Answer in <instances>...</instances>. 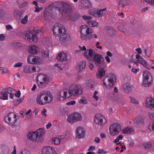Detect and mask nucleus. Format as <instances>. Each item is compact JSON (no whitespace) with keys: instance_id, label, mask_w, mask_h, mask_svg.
I'll use <instances>...</instances> for the list:
<instances>
[{"instance_id":"f257e3e1","label":"nucleus","mask_w":154,"mask_h":154,"mask_svg":"<svg viewBox=\"0 0 154 154\" xmlns=\"http://www.w3.org/2000/svg\"><path fill=\"white\" fill-rule=\"evenodd\" d=\"M52 30L54 35L60 37L59 40L62 45H67L70 42L69 35L66 33V30L65 26L60 23L55 24Z\"/></svg>"},{"instance_id":"f03ea898","label":"nucleus","mask_w":154,"mask_h":154,"mask_svg":"<svg viewBox=\"0 0 154 154\" xmlns=\"http://www.w3.org/2000/svg\"><path fill=\"white\" fill-rule=\"evenodd\" d=\"M67 91H68L60 92L58 94V99L59 100H63L70 97L72 95L75 96L82 93V91L80 86L75 84L71 85L69 88V90Z\"/></svg>"},{"instance_id":"7ed1b4c3","label":"nucleus","mask_w":154,"mask_h":154,"mask_svg":"<svg viewBox=\"0 0 154 154\" xmlns=\"http://www.w3.org/2000/svg\"><path fill=\"white\" fill-rule=\"evenodd\" d=\"M50 7L58 9L63 16L66 14L69 15L71 11V6L69 4L63 2L52 3Z\"/></svg>"},{"instance_id":"20e7f679","label":"nucleus","mask_w":154,"mask_h":154,"mask_svg":"<svg viewBox=\"0 0 154 154\" xmlns=\"http://www.w3.org/2000/svg\"><path fill=\"white\" fill-rule=\"evenodd\" d=\"M52 98V96L50 92L48 91H42L38 96L36 101L39 105H44L49 103Z\"/></svg>"},{"instance_id":"39448f33","label":"nucleus","mask_w":154,"mask_h":154,"mask_svg":"<svg viewBox=\"0 0 154 154\" xmlns=\"http://www.w3.org/2000/svg\"><path fill=\"white\" fill-rule=\"evenodd\" d=\"M44 134V130L40 128L35 131H30L28 134L27 137L30 140L38 142L40 141V138Z\"/></svg>"},{"instance_id":"423d86ee","label":"nucleus","mask_w":154,"mask_h":154,"mask_svg":"<svg viewBox=\"0 0 154 154\" xmlns=\"http://www.w3.org/2000/svg\"><path fill=\"white\" fill-rule=\"evenodd\" d=\"M116 80V78L114 74L111 73L107 74L103 79V85L107 89H111L114 86Z\"/></svg>"},{"instance_id":"0eeeda50","label":"nucleus","mask_w":154,"mask_h":154,"mask_svg":"<svg viewBox=\"0 0 154 154\" xmlns=\"http://www.w3.org/2000/svg\"><path fill=\"white\" fill-rule=\"evenodd\" d=\"M81 29L80 31V38L82 39L87 41L92 38V30L91 29L87 28V26L85 25L82 26Z\"/></svg>"},{"instance_id":"6e6552de","label":"nucleus","mask_w":154,"mask_h":154,"mask_svg":"<svg viewBox=\"0 0 154 154\" xmlns=\"http://www.w3.org/2000/svg\"><path fill=\"white\" fill-rule=\"evenodd\" d=\"M143 76L142 85L145 87L150 86L153 82V78L151 74L149 71L145 70L143 72Z\"/></svg>"},{"instance_id":"1a4fd4ad","label":"nucleus","mask_w":154,"mask_h":154,"mask_svg":"<svg viewBox=\"0 0 154 154\" xmlns=\"http://www.w3.org/2000/svg\"><path fill=\"white\" fill-rule=\"evenodd\" d=\"M19 117L13 112H11L7 115L5 117V121L11 126H14L17 125V122Z\"/></svg>"},{"instance_id":"9d476101","label":"nucleus","mask_w":154,"mask_h":154,"mask_svg":"<svg viewBox=\"0 0 154 154\" xmlns=\"http://www.w3.org/2000/svg\"><path fill=\"white\" fill-rule=\"evenodd\" d=\"M37 83L38 87L40 88L44 87L48 83V79L45 75L38 74L37 77Z\"/></svg>"},{"instance_id":"9b49d317","label":"nucleus","mask_w":154,"mask_h":154,"mask_svg":"<svg viewBox=\"0 0 154 154\" xmlns=\"http://www.w3.org/2000/svg\"><path fill=\"white\" fill-rule=\"evenodd\" d=\"M121 126L117 123H114L111 125L109 127V133L112 136H115L117 135L121 131Z\"/></svg>"},{"instance_id":"f8f14e48","label":"nucleus","mask_w":154,"mask_h":154,"mask_svg":"<svg viewBox=\"0 0 154 154\" xmlns=\"http://www.w3.org/2000/svg\"><path fill=\"white\" fill-rule=\"evenodd\" d=\"M95 122L100 126L104 125L107 122V121L105 117L100 114H96L94 117Z\"/></svg>"},{"instance_id":"ddd939ff","label":"nucleus","mask_w":154,"mask_h":154,"mask_svg":"<svg viewBox=\"0 0 154 154\" xmlns=\"http://www.w3.org/2000/svg\"><path fill=\"white\" fill-rule=\"evenodd\" d=\"M107 10L106 8H104L103 9H100L97 10L96 12L95 11H90L89 12V14L96 17H102L105 14V11Z\"/></svg>"},{"instance_id":"4468645a","label":"nucleus","mask_w":154,"mask_h":154,"mask_svg":"<svg viewBox=\"0 0 154 154\" xmlns=\"http://www.w3.org/2000/svg\"><path fill=\"white\" fill-rule=\"evenodd\" d=\"M27 62L31 64H40L42 63V60L41 59L36 56L30 55L27 59Z\"/></svg>"},{"instance_id":"2eb2a0df","label":"nucleus","mask_w":154,"mask_h":154,"mask_svg":"<svg viewBox=\"0 0 154 154\" xmlns=\"http://www.w3.org/2000/svg\"><path fill=\"white\" fill-rule=\"evenodd\" d=\"M85 131L83 128L81 127H78L76 129L75 131L76 138L80 139L84 137L85 135Z\"/></svg>"},{"instance_id":"dca6fc26","label":"nucleus","mask_w":154,"mask_h":154,"mask_svg":"<svg viewBox=\"0 0 154 154\" xmlns=\"http://www.w3.org/2000/svg\"><path fill=\"white\" fill-rule=\"evenodd\" d=\"M93 59V62L97 66L100 67L102 64L103 58L101 55L97 54L94 56Z\"/></svg>"},{"instance_id":"f3484780","label":"nucleus","mask_w":154,"mask_h":154,"mask_svg":"<svg viewBox=\"0 0 154 154\" xmlns=\"http://www.w3.org/2000/svg\"><path fill=\"white\" fill-rule=\"evenodd\" d=\"M118 92V88L116 87H114V89L113 93H110V94L112 95L111 97L115 101L119 103H122L124 100V99L122 97H119V96H117V94Z\"/></svg>"},{"instance_id":"a211bd4d","label":"nucleus","mask_w":154,"mask_h":154,"mask_svg":"<svg viewBox=\"0 0 154 154\" xmlns=\"http://www.w3.org/2000/svg\"><path fill=\"white\" fill-rule=\"evenodd\" d=\"M136 58L137 59V60L138 63L143 65L148 69L149 70L151 69H154V66H149L145 61L143 58L140 57V56L139 55L137 54L136 55Z\"/></svg>"},{"instance_id":"6ab92c4d","label":"nucleus","mask_w":154,"mask_h":154,"mask_svg":"<svg viewBox=\"0 0 154 154\" xmlns=\"http://www.w3.org/2000/svg\"><path fill=\"white\" fill-rule=\"evenodd\" d=\"M41 154H57V152L54 148L48 146L43 147Z\"/></svg>"},{"instance_id":"aec40b11","label":"nucleus","mask_w":154,"mask_h":154,"mask_svg":"<svg viewBox=\"0 0 154 154\" xmlns=\"http://www.w3.org/2000/svg\"><path fill=\"white\" fill-rule=\"evenodd\" d=\"M95 51L92 49H90L89 50L84 52V55L86 58L88 60H91L96 54Z\"/></svg>"},{"instance_id":"412c9836","label":"nucleus","mask_w":154,"mask_h":154,"mask_svg":"<svg viewBox=\"0 0 154 154\" xmlns=\"http://www.w3.org/2000/svg\"><path fill=\"white\" fill-rule=\"evenodd\" d=\"M56 58L57 60L60 62L66 61L67 60V54L63 52H61L58 54Z\"/></svg>"},{"instance_id":"4be33fe9","label":"nucleus","mask_w":154,"mask_h":154,"mask_svg":"<svg viewBox=\"0 0 154 154\" xmlns=\"http://www.w3.org/2000/svg\"><path fill=\"white\" fill-rule=\"evenodd\" d=\"M23 70L25 72L29 73L36 71V68L33 66L27 65L24 67Z\"/></svg>"},{"instance_id":"5701e85b","label":"nucleus","mask_w":154,"mask_h":154,"mask_svg":"<svg viewBox=\"0 0 154 154\" xmlns=\"http://www.w3.org/2000/svg\"><path fill=\"white\" fill-rule=\"evenodd\" d=\"M105 72L106 71L104 68H100L96 73V77L99 79H102L105 75Z\"/></svg>"},{"instance_id":"b1692460","label":"nucleus","mask_w":154,"mask_h":154,"mask_svg":"<svg viewBox=\"0 0 154 154\" xmlns=\"http://www.w3.org/2000/svg\"><path fill=\"white\" fill-rule=\"evenodd\" d=\"M39 49L37 46L35 45H32L29 46L28 51L31 54H36L39 51Z\"/></svg>"},{"instance_id":"393cba45","label":"nucleus","mask_w":154,"mask_h":154,"mask_svg":"<svg viewBox=\"0 0 154 154\" xmlns=\"http://www.w3.org/2000/svg\"><path fill=\"white\" fill-rule=\"evenodd\" d=\"M132 88V86L128 83L125 84L123 86L124 92L127 93H128L131 91Z\"/></svg>"},{"instance_id":"a878e982","label":"nucleus","mask_w":154,"mask_h":154,"mask_svg":"<svg viewBox=\"0 0 154 154\" xmlns=\"http://www.w3.org/2000/svg\"><path fill=\"white\" fill-rule=\"evenodd\" d=\"M81 2L82 6L85 8H88L91 6V2L88 0H82Z\"/></svg>"},{"instance_id":"bb28decb","label":"nucleus","mask_w":154,"mask_h":154,"mask_svg":"<svg viewBox=\"0 0 154 154\" xmlns=\"http://www.w3.org/2000/svg\"><path fill=\"white\" fill-rule=\"evenodd\" d=\"M32 33L30 31L28 30L25 32L23 33V37L25 39L29 40L31 42V36Z\"/></svg>"},{"instance_id":"cd10ccee","label":"nucleus","mask_w":154,"mask_h":154,"mask_svg":"<svg viewBox=\"0 0 154 154\" xmlns=\"http://www.w3.org/2000/svg\"><path fill=\"white\" fill-rule=\"evenodd\" d=\"M72 113L76 122L81 121L82 120V117L80 113L78 112H74Z\"/></svg>"},{"instance_id":"c85d7f7f","label":"nucleus","mask_w":154,"mask_h":154,"mask_svg":"<svg viewBox=\"0 0 154 154\" xmlns=\"http://www.w3.org/2000/svg\"><path fill=\"white\" fill-rule=\"evenodd\" d=\"M72 11V8H71V11L69 15H68L67 14H65L64 16V17H68V19L71 20L72 21H74L75 20L78 19L79 17V15L78 14H75L74 15L73 18L71 16V12Z\"/></svg>"},{"instance_id":"c756f323","label":"nucleus","mask_w":154,"mask_h":154,"mask_svg":"<svg viewBox=\"0 0 154 154\" xmlns=\"http://www.w3.org/2000/svg\"><path fill=\"white\" fill-rule=\"evenodd\" d=\"M66 121L69 123L71 124H73L76 122L72 113L68 116Z\"/></svg>"},{"instance_id":"7c9ffc66","label":"nucleus","mask_w":154,"mask_h":154,"mask_svg":"<svg viewBox=\"0 0 154 154\" xmlns=\"http://www.w3.org/2000/svg\"><path fill=\"white\" fill-rule=\"evenodd\" d=\"M85 85L87 89H89L93 88L94 87V85L92 83L91 80H86L85 82Z\"/></svg>"},{"instance_id":"2f4dec72","label":"nucleus","mask_w":154,"mask_h":154,"mask_svg":"<svg viewBox=\"0 0 154 154\" xmlns=\"http://www.w3.org/2000/svg\"><path fill=\"white\" fill-rule=\"evenodd\" d=\"M23 12L22 10L19 9H15L14 10V15L19 18H21L23 17Z\"/></svg>"},{"instance_id":"473e14b6","label":"nucleus","mask_w":154,"mask_h":154,"mask_svg":"<svg viewBox=\"0 0 154 154\" xmlns=\"http://www.w3.org/2000/svg\"><path fill=\"white\" fill-rule=\"evenodd\" d=\"M86 65V62L82 61L79 63L77 65V68L79 71H82L85 67Z\"/></svg>"},{"instance_id":"72a5a7b5","label":"nucleus","mask_w":154,"mask_h":154,"mask_svg":"<svg viewBox=\"0 0 154 154\" xmlns=\"http://www.w3.org/2000/svg\"><path fill=\"white\" fill-rule=\"evenodd\" d=\"M146 106H154V99L151 97L147 98L146 100Z\"/></svg>"},{"instance_id":"f704fd0d","label":"nucleus","mask_w":154,"mask_h":154,"mask_svg":"<svg viewBox=\"0 0 154 154\" xmlns=\"http://www.w3.org/2000/svg\"><path fill=\"white\" fill-rule=\"evenodd\" d=\"M62 137L61 136L53 137L52 138V143L55 145H59L60 144Z\"/></svg>"},{"instance_id":"c9c22d12","label":"nucleus","mask_w":154,"mask_h":154,"mask_svg":"<svg viewBox=\"0 0 154 154\" xmlns=\"http://www.w3.org/2000/svg\"><path fill=\"white\" fill-rule=\"evenodd\" d=\"M107 32L111 36L114 35L116 33V30L113 27L108 26L107 27Z\"/></svg>"},{"instance_id":"e433bc0d","label":"nucleus","mask_w":154,"mask_h":154,"mask_svg":"<svg viewBox=\"0 0 154 154\" xmlns=\"http://www.w3.org/2000/svg\"><path fill=\"white\" fill-rule=\"evenodd\" d=\"M17 4L20 8H23L27 4L26 1L22 2L21 0H17Z\"/></svg>"},{"instance_id":"4c0bfd02","label":"nucleus","mask_w":154,"mask_h":154,"mask_svg":"<svg viewBox=\"0 0 154 154\" xmlns=\"http://www.w3.org/2000/svg\"><path fill=\"white\" fill-rule=\"evenodd\" d=\"M87 24L92 27H97L98 25V23L94 20L88 21Z\"/></svg>"},{"instance_id":"58836bf2","label":"nucleus","mask_w":154,"mask_h":154,"mask_svg":"<svg viewBox=\"0 0 154 154\" xmlns=\"http://www.w3.org/2000/svg\"><path fill=\"white\" fill-rule=\"evenodd\" d=\"M49 15L50 13L48 11V8H46L44 12V15L43 16L44 19L47 21L49 20Z\"/></svg>"},{"instance_id":"ea45409f","label":"nucleus","mask_w":154,"mask_h":154,"mask_svg":"<svg viewBox=\"0 0 154 154\" xmlns=\"http://www.w3.org/2000/svg\"><path fill=\"white\" fill-rule=\"evenodd\" d=\"M134 121L135 123L137 124H142L143 123L144 119L142 117L140 116H138Z\"/></svg>"},{"instance_id":"a19ab883","label":"nucleus","mask_w":154,"mask_h":154,"mask_svg":"<svg viewBox=\"0 0 154 154\" xmlns=\"http://www.w3.org/2000/svg\"><path fill=\"white\" fill-rule=\"evenodd\" d=\"M3 90L4 91H5L7 94H10L12 93L13 92H15V91L14 89L11 87L6 88L3 89Z\"/></svg>"},{"instance_id":"79ce46f5","label":"nucleus","mask_w":154,"mask_h":154,"mask_svg":"<svg viewBox=\"0 0 154 154\" xmlns=\"http://www.w3.org/2000/svg\"><path fill=\"white\" fill-rule=\"evenodd\" d=\"M129 4L128 0H121L119 2V5L122 7H124Z\"/></svg>"},{"instance_id":"37998d69","label":"nucleus","mask_w":154,"mask_h":154,"mask_svg":"<svg viewBox=\"0 0 154 154\" xmlns=\"http://www.w3.org/2000/svg\"><path fill=\"white\" fill-rule=\"evenodd\" d=\"M12 46L14 48H18L22 46L20 42H14L11 44Z\"/></svg>"},{"instance_id":"c03bdc74","label":"nucleus","mask_w":154,"mask_h":154,"mask_svg":"<svg viewBox=\"0 0 154 154\" xmlns=\"http://www.w3.org/2000/svg\"><path fill=\"white\" fill-rule=\"evenodd\" d=\"M28 16L26 15L21 20V23L22 24L25 25L27 23L28 21Z\"/></svg>"},{"instance_id":"a18cd8bd","label":"nucleus","mask_w":154,"mask_h":154,"mask_svg":"<svg viewBox=\"0 0 154 154\" xmlns=\"http://www.w3.org/2000/svg\"><path fill=\"white\" fill-rule=\"evenodd\" d=\"M7 94V93L5 91H4L3 90H2L1 92V95L3 96L2 97L3 100H6L8 99V96Z\"/></svg>"},{"instance_id":"49530a36","label":"nucleus","mask_w":154,"mask_h":154,"mask_svg":"<svg viewBox=\"0 0 154 154\" xmlns=\"http://www.w3.org/2000/svg\"><path fill=\"white\" fill-rule=\"evenodd\" d=\"M131 102V103L135 105H137L139 104V102L134 97L130 96V97Z\"/></svg>"},{"instance_id":"de8ad7c7","label":"nucleus","mask_w":154,"mask_h":154,"mask_svg":"<svg viewBox=\"0 0 154 154\" xmlns=\"http://www.w3.org/2000/svg\"><path fill=\"white\" fill-rule=\"evenodd\" d=\"M38 41V38L34 34L32 33L31 36V42H36Z\"/></svg>"},{"instance_id":"09e8293b","label":"nucleus","mask_w":154,"mask_h":154,"mask_svg":"<svg viewBox=\"0 0 154 154\" xmlns=\"http://www.w3.org/2000/svg\"><path fill=\"white\" fill-rule=\"evenodd\" d=\"M79 102L81 104H86L88 103V101L84 97H82V98L79 100Z\"/></svg>"},{"instance_id":"8fccbe9b","label":"nucleus","mask_w":154,"mask_h":154,"mask_svg":"<svg viewBox=\"0 0 154 154\" xmlns=\"http://www.w3.org/2000/svg\"><path fill=\"white\" fill-rule=\"evenodd\" d=\"M133 129L132 128H127L124 129L123 132L124 134H126L131 133Z\"/></svg>"},{"instance_id":"3c124183","label":"nucleus","mask_w":154,"mask_h":154,"mask_svg":"<svg viewBox=\"0 0 154 154\" xmlns=\"http://www.w3.org/2000/svg\"><path fill=\"white\" fill-rule=\"evenodd\" d=\"M23 98H21L18 99L16 100L14 102V104L16 105H18L23 101Z\"/></svg>"},{"instance_id":"603ef678","label":"nucleus","mask_w":154,"mask_h":154,"mask_svg":"<svg viewBox=\"0 0 154 154\" xmlns=\"http://www.w3.org/2000/svg\"><path fill=\"white\" fill-rule=\"evenodd\" d=\"M20 154H30V152L27 149H23L21 150Z\"/></svg>"},{"instance_id":"864d4df0","label":"nucleus","mask_w":154,"mask_h":154,"mask_svg":"<svg viewBox=\"0 0 154 154\" xmlns=\"http://www.w3.org/2000/svg\"><path fill=\"white\" fill-rule=\"evenodd\" d=\"M66 106H63V107L61 109L60 111L62 113H68V110Z\"/></svg>"},{"instance_id":"5fc2aeb1","label":"nucleus","mask_w":154,"mask_h":154,"mask_svg":"<svg viewBox=\"0 0 154 154\" xmlns=\"http://www.w3.org/2000/svg\"><path fill=\"white\" fill-rule=\"evenodd\" d=\"M144 147L146 149H149L152 147V144L150 143H146L144 144Z\"/></svg>"},{"instance_id":"6e6d98bb","label":"nucleus","mask_w":154,"mask_h":154,"mask_svg":"<svg viewBox=\"0 0 154 154\" xmlns=\"http://www.w3.org/2000/svg\"><path fill=\"white\" fill-rule=\"evenodd\" d=\"M82 18L84 20L90 21L92 19V17L91 16H87L86 15H83L82 16Z\"/></svg>"},{"instance_id":"4d7b16f0","label":"nucleus","mask_w":154,"mask_h":154,"mask_svg":"<svg viewBox=\"0 0 154 154\" xmlns=\"http://www.w3.org/2000/svg\"><path fill=\"white\" fill-rule=\"evenodd\" d=\"M98 94V92L97 91H95L93 94V97L94 99H95L96 101L98 100V97L97 95Z\"/></svg>"},{"instance_id":"13d9d810","label":"nucleus","mask_w":154,"mask_h":154,"mask_svg":"<svg viewBox=\"0 0 154 154\" xmlns=\"http://www.w3.org/2000/svg\"><path fill=\"white\" fill-rule=\"evenodd\" d=\"M5 15V12L3 10L0 9V18L4 17Z\"/></svg>"},{"instance_id":"bf43d9fd","label":"nucleus","mask_w":154,"mask_h":154,"mask_svg":"<svg viewBox=\"0 0 154 154\" xmlns=\"http://www.w3.org/2000/svg\"><path fill=\"white\" fill-rule=\"evenodd\" d=\"M149 5H154V0H144Z\"/></svg>"},{"instance_id":"052dcab7","label":"nucleus","mask_w":154,"mask_h":154,"mask_svg":"<svg viewBox=\"0 0 154 154\" xmlns=\"http://www.w3.org/2000/svg\"><path fill=\"white\" fill-rule=\"evenodd\" d=\"M123 137V136L122 135H120L116 139L113 141V142L115 143H116L117 142H118L119 140V138L120 139H122Z\"/></svg>"},{"instance_id":"680f3d73","label":"nucleus","mask_w":154,"mask_h":154,"mask_svg":"<svg viewBox=\"0 0 154 154\" xmlns=\"http://www.w3.org/2000/svg\"><path fill=\"white\" fill-rule=\"evenodd\" d=\"M149 128L150 131H154V124H150L149 126Z\"/></svg>"},{"instance_id":"e2e57ef3","label":"nucleus","mask_w":154,"mask_h":154,"mask_svg":"<svg viewBox=\"0 0 154 154\" xmlns=\"http://www.w3.org/2000/svg\"><path fill=\"white\" fill-rule=\"evenodd\" d=\"M75 103V100H72L67 103L66 104L68 106L73 105H74Z\"/></svg>"},{"instance_id":"0e129e2a","label":"nucleus","mask_w":154,"mask_h":154,"mask_svg":"<svg viewBox=\"0 0 154 154\" xmlns=\"http://www.w3.org/2000/svg\"><path fill=\"white\" fill-rule=\"evenodd\" d=\"M22 66V64L21 63L18 62L17 63H16L15 64L14 66L15 67H21Z\"/></svg>"},{"instance_id":"69168bd1","label":"nucleus","mask_w":154,"mask_h":154,"mask_svg":"<svg viewBox=\"0 0 154 154\" xmlns=\"http://www.w3.org/2000/svg\"><path fill=\"white\" fill-rule=\"evenodd\" d=\"M25 112L26 110H23L21 111L19 113L20 117H23L24 116V115H25Z\"/></svg>"},{"instance_id":"338daca9","label":"nucleus","mask_w":154,"mask_h":154,"mask_svg":"<svg viewBox=\"0 0 154 154\" xmlns=\"http://www.w3.org/2000/svg\"><path fill=\"white\" fill-rule=\"evenodd\" d=\"M35 9L34 11L35 12H39L42 9V8L39 7V6L37 5L35 7Z\"/></svg>"},{"instance_id":"774afa93","label":"nucleus","mask_w":154,"mask_h":154,"mask_svg":"<svg viewBox=\"0 0 154 154\" xmlns=\"http://www.w3.org/2000/svg\"><path fill=\"white\" fill-rule=\"evenodd\" d=\"M47 112V110L45 108H43V110L41 112V114L42 116H47V115L46 114V113Z\"/></svg>"}]
</instances>
